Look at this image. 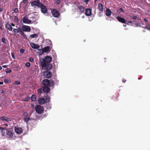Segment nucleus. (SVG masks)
I'll return each mask as SVG.
<instances>
[{
    "label": "nucleus",
    "instance_id": "nucleus-23",
    "mask_svg": "<svg viewBox=\"0 0 150 150\" xmlns=\"http://www.w3.org/2000/svg\"><path fill=\"white\" fill-rule=\"evenodd\" d=\"M5 27L8 30L10 31H12V28L11 26V25L9 24V23H6V24Z\"/></svg>",
    "mask_w": 150,
    "mask_h": 150
},
{
    "label": "nucleus",
    "instance_id": "nucleus-56",
    "mask_svg": "<svg viewBox=\"0 0 150 150\" xmlns=\"http://www.w3.org/2000/svg\"><path fill=\"white\" fill-rule=\"evenodd\" d=\"M126 80H125V79H123V80H122V82H123V83H125V82H126Z\"/></svg>",
    "mask_w": 150,
    "mask_h": 150
},
{
    "label": "nucleus",
    "instance_id": "nucleus-26",
    "mask_svg": "<svg viewBox=\"0 0 150 150\" xmlns=\"http://www.w3.org/2000/svg\"><path fill=\"white\" fill-rule=\"evenodd\" d=\"M36 97L35 95H32L31 97V100L33 101H35L36 100Z\"/></svg>",
    "mask_w": 150,
    "mask_h": 150
},
{
    "label": "nucleus",
    "instance_id": "nucleus-14",
    "mask_svg": "<svg viewBox=\"0 0 150 150\" xmlns=\"http://www.w3.org/2000/svg\"><path fill=\"white\" fill-rule=\"evenodd\" d=\"M77 7L78 9H79V11L81 13H84V11L85 10V8L81 5H77Z\"/></svg>",
    "mask_w": 150,
    "mask_h": 150
},
{
    "label": "nucleus",
    "instance_id": "nucleus-38",
    "mask_svg": "<svg viewBox=\"0 0 150 150\" xmlns=\"http://www.w3.org/2000/svg\"><path fill=\"white\" fill-rule=\"evenodd\" d=\"M1 41L4 43L5 44L6 43V39L5 38H2L1 39Z\"/></svg>",
    "mask_w": 150,
    "mask_h": 150
},
{
    "label": "nucleus",
    "instance_id": "nucleus-19",
    "mask_svg": "<svg viewBox=\"0 0 150 150\" xmlns=\"http://www.w3.org/2000/svg\"><path fill=\"white\" fill-rule=\"evenodd\" d=\"M44 67H45L46 70H50L52 69V64L50 63L48 64H46V66Z\"/></svg>",
    "mask_w": 150,
    "mask_h": 150
},
{
    "label": "nucleus",
    "instance_id": "nucleus-3",
    "mask_svg": "<svg viewBox=\"0 0 150 150\" xmlns=\"http://www.w3.org/2000/svg\"><path fill=\"white\" fill-rule=\"evenodd\" d=\"M42 84L44 85V86L51 87L54 85V82L52 80H51L50 81L48 79H46L42 81Z\"/></svg>",
    "mask_w": 150,
    "mask_h": 150
},
{
    "label": "nucleus",
    "instance_id": "nucleus-50",
    "mask_svg": "<svg viewBox=\"0 0 150 150\" xmlns=\"http://www.w3.org/2000/svg\"><path fill=\"white\" fill-rule=\"evenodd\" d=\"M4 9L2 8H0V12L3 11Z\"/></svg>",
    "mask_w": 150,
    "mask_h": 150
},
{
    "label": "nucleus",
    "instance_id": "nucleus-34",
    "mask_svg": "<svg viewBox=\"0 0 150 150\" xmlns=\"http://www.w3.org/2000/svg\"><path fill=\"white\" fill-rule=\"evenodd\" d=\"M130 17L132 19H133L134 20H136L137 18V16H130Z\"/></svg>",
    "mask_w": 150,
    "mask_h": 150
},
{
    "label": "nucleus",
    "instance_id": "nucleus-2",
    "mask_svg": "<svg viewBox=\"0 0 150 150\" xmlns=\"http://www.w3.org/2000/svg\"><path fill=\"white\" fill-rule=\"evenodd\" d=\"M48 43L50 46H47L43 48L42 51L43 52L47 53L50 52L51 50L52 47V43L50 40H48L46 41Z\"/></svg>",
    "mask_w": 150,
    "mask_h": 150
},
{
    "label": "nucleus",
    "instance_id": "nucleus-21",
    "mask_svg": "<svg viewBox=\"0 0 150 150\" xmlns=\"http://www.w3.org/2000/svg\"><path fill=\"white\" fill-rule=\"evenodd\" d=\"M0 120L2 121H6L7 122L11 121L9 118H8L7 117H0Z\"/></svg>",
    "mask_w": 150,
    "mask_h": 150
},
{
    "label": "nucleus",
    "instance_id": "nucleus-58",
    "mask_svg": "<svg viewBox=\"0 0 150 150\" xmlns=\"http://www.w3.org/2000/svg\"><path fill=\"white\" fill-rule=\"evenodd\" d=\"M119 93H117V95H116L117 98L119 96Z\"/></svg>",
    "mask_w": 150,
    "mask_h": 150
},
{
    "label": "nucleus",
    "instance_id": "nucleus-33",
    "mask_svg": "<svg viewBox=\"0 0 150 150\" xmlns=\"http://www.w3.org/2000/svg\"><path fill=\"white\" fill-rule=\"evenodd\" d=\"M10 82H11V81L9 80L5 79L4 80V82L5 83H9Z\"/></svg>",
    "mask_w": 150,
    "mask_h": 150
},
{
    "label": "nucleus",
    "instance_id": "nucleus-60",
    "mask_svg": "<svg viewBox=\"0 0 150 150\" xmlns=\"http://www.w3.org/2000/svg\"><path fill=\"white\" fill-rule=\"evenodd\" d=\"M0 28H2V25L1 24H0Z\"/></svg>",
    "mask_w": 150,
    "mask_h": 150
},
{
    "label": "nucleus",
    "instance_id": "nucleus-42",
    "mask_svg": "<svg viewBox=\"0 0 150 150\" xmlns=\"http://www.w3.org/2000/svg\"><path fill=\"white\" fill-rule=\"evenodd\" d=\"M22 35L23 36V38H27V36H26V35L24 33H23V34Z\"/></svg>",
    "mask_w": 150,
    "mask_h": 150
},
{
    "label": "nucleus",
    "instance_id": "nucleus-39",
    "mask_svg": "<svg viewBox=\"0 0 150 150\" xmlns=\"http://www.w3.org/2000/svg\"><path fill=\"white\" fill-rule=\"evenodd\" d=\"M13 11L15 13H18V10L17 8H14Z\"/></svg>",
    "mask_w": 150,
    "mask_h": 150
},
{
    "label": "nucleus",
    "instance_id": "nucleus-54",
    "mask_svg": "<svg viewBox=\"0 0 150 150\" xmlns=\"http://www.w3.org/2000/svg\"><path fill=\"white\" fill-rule=\"evenodd\" d=\"M23 30H21V31H20L19 32V33L20 34H21V33H22L23 32Z\"/></svg>",
    "mask_w": 150,
    "mask_h": 150
},
{
    "label": "nucleus",
    "instance_id": "nucleus-16",
    "mask_svg": "<svg viewBox=\"0 0 150 150\" xmlns=\"http://www.w3.org/2000/svg\"><path fill=\"white\" fill-rule=\"evenodd\" d=\"M23 21L24 23L26 24L30 23L31 22L30 20H29L27 18L25 17H24L23 18Z\"/></svg>",
    "mask_w": 150,
    "mask_h": 150
},
{
    "label": "nucleus",
    "instance_id": "nucleus-48",
    "mask_svg": "<svg viewBox=\"0 0 150 150\" xmlns=\"http://www.w3.org/2000/svg\"><path fill=\"white\" fill-rule=\"evenodd\" d=\"M88 0H86L85 1V2L86 3V4H87L88 2L89 1Z\"/></svg>",
    "mask_w": 150,
    "mask_h": 150
},
{
    "label": "nucleus",
    "instance_id": "nucleus-35",
    "mask_svg": "<svg viewBox=\"0 0 150 150\" xmlns=\"http://www.w3.org/2000/svg\"><path fill=\"white\" fill-rule=\"evenodd\" d=\"M20 83L19 81H16L15 82L14 84L15 85H19L20 84Z\"/></svg>",
    "mask_w": 150,
    "mask_h": 150
},
{
    "label": "nucleus",
    "instance_id": "nucleus-27",
    "mask_svg": "<svg viewBox=\"0 0 150 150\" xmlns=\"http://www.w3.org/2000/svg\"><path fill=\"white\" fill-rule=\"evenodd\" d=\"M45 98H46V100H45L46 102L47 101V102H49L50 101V96L47 95L45 97Z\"/></svg>",
    "mask_w": 150,
    "mask_h": 150
},
{
    "label": "nucleus",
    "instance_id": "nucleus-47",
    "mask_svg": "<svg viewBox=\"0 0 150 150\" xmlns=\"http://www.w3.org/2000/svg\"><path fill=\"white\" fill-rule=\"evenodd\" d=\"M27 1V0H23V2L24 4H25Z\"/></svg>",
    "mask_w": 150,
    "mask_h": 150
},
{
    "label": "nucleus",
    "instance_id": "nucleus-6",
    "mask_svg": "<svg viewBox=\"0 0 150 150\" xmlns=\"http://www.w3.org/2000/svg\"><path fill=\"white\" fill-rule=\"evenodd\" d=\"M51 13L53 16L55 18H58L60 15L59 12L56 9H52L51 11Z\"/></svg>",
    "mask_w": 150,
    "mask_h": 150
},
{
    "label": "nucleus",
    "instance_id": "nucleus-43",
    "mask_svg": "<svg viewBox=\"0 0 150 150\" xmlns=\"http://www.w3.org/2000/svg\"><path fill=\"white\" fill-rule=\"evenodd\" d=\"M146 28L147 29L149 30H150V26H146Z\"/></svg>",
    "mask_w": 150,
    "mask_h": 150
},
{
    "label": "nucleus",
    "instance_id": "nucleus-31",
    "mask_svg": "<svg viewBox=\"0 0 150 150\" xmlns=\"http://www.w3.org/2000/svg\"><path fill=\"white\" fill-rule=\"evenodd\" d=\"M39 94H41L42 93V90L41 88H39L37 90Z\"/></svg>",
    "mask_w": 150,
    "mask_h": 150
},
{
    "label": "nucleus",
    "instance_id": "nucleus-45",
    "mask_svg": "<svg viewBox=\"0 0 150 150\" xmlns=\"http://www.w3.org/2000/svg\"><path fill=\"white\" fill-rule=\"evenodd\" d=\"M30 61L31 62H33V59L32 58H30Z\"/></svg>",
    "mask_w": 150,
    "mask_h": 150
},
{
    "label": "nucleus",
    "instance_id": "nucleus-55",
    "mask_svg": "<svg viewBox=\"0 0 150 150\" xmlns=\"http://www.w3.org/2000/svg\"><path fill=\"white\" fill-rule=\"evenodd\" d=\"M128 23H132V22L131 21H128Z\"/></svg>",
    "mask_w": 150,
    "mask_h": 150
},
{
    "label": "nucleus",
    "instance_id": "nucleus-51",
    "mask_svg": "<svg viewBox=\"0 0 150 150\" xmlns=\"http://www.w3.org/2000/svg\"><path fill=\"white\" fill-rule=\"evenodd\" d=\"M144 21H145V22H146L148 21V20L146 18H144Z\"/></svg>",
    "mask_w": 150,
    "mask_h": 150
},
{
    "label": "nucleus",
    "instance_id": "nucleus-63",
    "mask_svg": "<svg viewBox=\"0 0 150 150\" xmlns=\"http://www.w3.org/2000/svg\"><path fill=\"white\" fill-rule=\"evenodd\" d=\"M24 114L25 115H26L27 114V113H26V112H25V113H24Z\"/></svg>",
    "mask_w": 150,
    "mask_h": 150
},
{
    "label": "nucleus",
    "instance_id": "nucleus-15",
    "mask_svg": "<svg viewBox=\"0 0 150 150\" xmlns=\"http://www.w3.org/2000/svg\"><path fill=\"white\" fill-rule=\"evenodd\" d=\"M50 87L43 86L42 88V91L45 93H48L50 90Z\"/></svg>",
    "mask_w": 150,
    "mask_h": 150
},
{
    "label": "nucleus",
    "instance_id": "nucleus-11",
    "mask_svg": "<svg viewBox=\"0 0 150 150\" xmlns=\"http://www.w3.org/2000/svg\"><path fill=\"white\" fill-rule=\"evenodd\" d=\"M14 130L15 132L18 134H20L23 132V130L22 128L18 127H15Z\"/></svg>",
    "mask_w": 150,
    "mask_h": 150
},
{
    "label": "nucleus",
    "instance_id": "nucleus-40",
    "mask_svg": "<svg viewBox=\"0 0 150 150\" xmlns=\"http://www.w3.org/2000/svg\"><path fill=\"white\" fill-rule=\"evenodd\" d=\"M25 66L27 67H29L30 66V64L29 62H27Z\"/></svg>",
    "mask_w": 150,
    "mask_h": 150
},
{
    "label": "nucleus",
    "instance_id": "nucleus-59",
    "mask_svg": "<svg viewBox=\"0 0 150 150\" xmlns=\"http://www.w3.org/2000/svg\"><path fill=\"white\" fill-rule=\"evenodd\" d=\"M35 1H38V2H40V0H35Z\"/></svg>",
    "mask_w": 150,
    "mask_h": 150
},
{
    "label": "nucleus",
    "instance_id": "nucleus-29",
    "mask_svg": "<svg viewBox=\"0 0 150 150\" xmlns=\"http://www.w3.org/2000/svg\"><path fill=\"white\" fill-rule=\"evenodd\" d=\"M14 21L16 22H18L19 21V19L18 17L16 16L14 17Z\"/></svg>",
    "mask_w": 150,
    "mask_h": 150
},
{
    "label": "nucleus",
    "instance_id": "nucleus-18",
    "mask_svg": "<svg viewBox=\"0 0 150 150\" xmlns=\"http://www.w3.org/2000/svg\"><path fill=\"white\" fill-rule=\"evenodd\" d=\"M30 45L31 47L33 49H38L40 47V46L39 45L35 44L34 43H30Z\"/></svg>",
    "mask_w": 150,
    "mask_h": 150
},
{
    "label": "nucleus",
    "instance_id": "nucleus-17",
    "mask_svg": "<svg viewBox=\"0 0 150 150\" xmlns=\"http://www.w3.org/2000/svg\"><path fill=\"white\" fill-rule=\"evenodd\" d=\"M116 18L118 21L120 23H126V20L125 19L120 16H118Z\"/></svg>",
    "mask_w": 150,
    "mask_h": 150
},
{
    "label": "nucleus",
    "instance_id": "nucleus-25",
    "mask_svg": "<svg viewBox=\"0 0 150 150\" xmlns=\"http://www.w3.org/2000/svg\"><path fill=\"white\" fill-rule=\"evenodd\" d=\"M38 36V35L37 34H33L32 35H30V37L32 38H36Z\"/></svg>",
    "mask_w": 150,
    "mask_h": 150
},
{
    "label": "nucleus",
    "instance_id": "nucleus-46",
    "mask_svg": "<svg viewBox=\"0 0 150 150\" xmlns=\"http://www.w3.org/2000/svg\"><path fill=\"white\" fill-rule=\"evenodd\" d=\"M11 55H12V58H13V59H14L15 58V57H14V54L12 53Z\"/></svg>",
    "mask_w": 150,
    "mask_h": 150
},
{
    "label": "nucleus",
    "instance_id": "nucleus-22",
    "mask_svg": "<svg viewBox=\"0 0 150 150\" xmlns=\"http://www.w3.org/2000/svg\"><path fill=\"white\" fill-rule=\"evenodd\" d=\"M112 14V12L111 10L108 8L106 9V12L105 13L106 15L108 16H109Z\"/></svg>",
    "mask_w": 150,
    "mask_h": 150
},
{
    "label": "nucleus",
    "instance_id": "nucleus-20",
    "mask_svg": "<svg viewBox=\"0 0 150 150\" xmlns=\"http://www.w3.org/2000/svg\"><path fill=\"white\" fill-rule=\"evenodd\" d=\"M103 6L101 3H99L98 4V7L100 12H103L104 10Z\"/></svg>",
    "mask_w": 150,
    "mask_h": 150
},
{
    "label": "nucleus",
    "instance_id": "nucleus-44",
    "mask_svg": "<svg viewBox=\"0 0 150 150\" xmlns=\"http://www.w3.org/2000/svg\"><path fill=\"white\" fill-rule=\"evenodd\" d=\"M60 0H57L56 1V3L57 4H58L59 3H60Z\"/></svg>",
    "mask_w": 150,
    "mask_h": 150
},
{
    "label": "nucleus",
    "instance_id": "nucleus-30",
    "mask_svg": "<svg viewBox=\"0 0 150 150\" xmlns=\"http://www.w3.org/2000/svg\"><path fill=\"white\" fill-rule=\"evenodd\" d=\"M24 120L25 122H28L30 119L29 117H26L24 118Z\"/></svg>",
    "mask_w": 150,
    "mask_h": 150
},
{
    "label": "nucleus",
    "instance_id": "nucleus-5",
    "mask_svg": "<svg viewBox=\"0 0 150 150\" xmlns=\"http://www.w3.org/2000/svg\"><path fill=\"white\" fill-rule=\"evenodd\" d=\"M35 109L36 112L39 114H41L43 112L44 108L40 105L35 106Z\"/></svg>",
    "mask_w": 150,
    "mask_h": 150
},
{
    "label": "nucleus",
    "instance_id": "nucleus-32",
    "mask_svg": "<svg viewBox=\"0 0 150 150\" xmlns=\"http://www.w3.org/2000/svg\"><path fill=\"white\" fill-rule=\"evenodd\" d=\"M13 32L15 33H19V30H18V29L14 28L13 30Z\"/></svg>",
    "mask_w": 150,
    "mask_h": 150
},
{
    "label": "nucleus",
    "instance_id": "nucleus-61",
    "mask_svg": "<svg viewBox=\"0 0 150 150\" xmlns=\"http://www.w3.org/2000/svg\"><path fill=\"white\" fill-rule=\"evenodd\" d=\"M23 33H23H23H21L20 34L21 35H22L23 34Z\"/></svg>",
    "mask_w": 150,
    "mask_h": 150
},
{
    "label": "nucleus",
    "instance_id": "nucleus-9",
    "mask_svg": "<svg viewBox=\"0 0 150 150\" xmlns=\"http://www.w3.org/2000/svg\"><path fill=\"white\" fill-rule=\"evenodd\" d=\"M30 4L32 6H36L38 8H40V5L42 4L40 2H38L35 1H33L30 2Z\"/></svg>",
    "mask_w": 150,
    "mask_h": 150
},
{
    "label": "nucleus",
    "instance_id": "nucleus-41",
    "mask_svg": "<svg viewBox=\"0 0 150 150\" xmlns=\"http://www.w3.org/2000/svg\"><path fill=\"white\" fill-rule=\"evenodd\" d=\"M24 50L22 49H21L20 50V53H23L24 52Z\"/></svg>",
    "mask_w": 150,
    "mask_h": 150
},
{
    "label": "nucleus",
    "instance_id": "nucleus-13",
    "mask_svg": "<svg viewBox=\"0 0 150 150\" xmlns=\"http://www.w3.org/2000/svg\"><path fill=\"white\" fill-rule=\"evenodd\" d=\"M86 11L85 14L87 16H90L92 15V10L91 8H87L85 9Z\"/></svg>",
    "mask_w": 150,
    "mask_h": 150
},
{
    "label": "nucleus",
    "instance_id": "nucleus-53",
    "mask_svg": "<svg viewBox=\"0 0 150 150\" xmlns=\"http://www.w3.org/2000/svg\"><path fill=\"white\" fill-rule=\"evenodd\" d=\"M11 26H15V25L13 23H11Z\"/></svg>",
    "mask_w": 150,
    "mask_h": 150
},
{
    "label": "nucleus",
    "instance_id": "nucleus-4",
    "mask_svg": "<svg viewBox=\"0 0 150 150\" xmlns=\"http://www.w3.org/2000/svg\"><path fill=\"white\" fill-rule=\"evenodd\" d=\"M52 72L48 70H46L43 72V76L45 78L50 79L52 76Z\"/></svg>",
    "mask_w": 150,
    "mask_h": 150
},
{
    "label": "nucleus",
    "instance_id": "nucleus-36",
    "mask_svg": "<svg viewBox=\"0 0 150 150\" xmlns=\"http://www.w3.org/2000/svg\"><path fill=\"white\" fill-rule=\"evenodd\" d=\"M124 11L123 9L121 8L119 10H118V12L119 13H121Z\"/></svg>",
    "mask_w": 150,
    "mask_h": 150
},
{
    "label": "nucleus",
    "instance_id": "nucleus-8",
    "mask_svg": "<svg viewBox=\"0 0 150 150\" xmlns=\"http://www.w3.org/2000/svg\"><path fill=\"white\" fill-rule=\"evenodd\" d=\"M40 8L41 11L42 13H46L47 11V9L46 6L41 4L40 5Z\"/></svg>",
    "mask_w": 150,
    "mask_h": 150
},
{
    "label": "nucleus",
    "instance_id": "nucleus-24",
    "mask_svg": "<svg viewBox=\"0 0 150 150\" xmlns=\"http://www.w3.org/2000/svg\"><path fill=\"white\" fill-rule=\"evenodd\" d=\"M6 134L8 136L9 138H11L13 137V133L11 131H8L6 132Z\"/></svg>",
    "mask_w": 150,
    "mask_h": 150
},
{
    "label": "nucleus",
    "instance_id": "nucleus-62",
    "mask_svg": "<svg viewBox=\"0 0 150 150\" xmlns=\"http://www.w3.org/2000/svg\"><path fill=\"white\" fill-rule=\"evenodd\" d=\"M4 92V91L3 90H2L1 92V93H3Z\"/></svg>",
    "mask_w": 150,
    "mask_h": 150
},
{
    "label": "nucleus",
    "instance_id": "nucleus-57",
    "mask_svg": "<svg viewBox=\"0 0 150 150\" xmlns=\"http://www.w3.org/2000/svg\"><path fill=\"white\" fill-rule=\"evenodd\" d=\"M3 84V82H0V85H2Z\"/></svg>",
    "mask_w": 150,
    "mask_h": 150
},
{
    "label": "nucleus",
    "instance_id": "nucleus-10",
    "mask_svg": "<svg viewBox=\"0 0 150 150\" xmlns=\"http://www.w3.org/2000/svg\"><path fill=\"white\" fill-rule=\"evenodd\" d=\"M22 29L23 31L29 32L31 30L30 26L25 25H23L22 26Z\"/></svg>",
    "mask_w": 150,
    "mask_h": 150
},
{
    "label": "nucleus",
    "instance_id": "nucleus-52",
    "mask_svg": "<svg viewBox=\"0 0 150 150\" xmlns=\"http://www.w3.org/2000/svg\"><path fill=\"white\" fill-rule=\"evenodd\" d=\"M7 66L6 65H4L2 66V67L4 68H6Z\"/></svg>",
    "mask_w": 150,
    "mask_h": 150
},
{
    "label": "nucleus",
    "instance_id": "nucleus-49",
    "mask_svg": "<svg viewBox=\"0 0 150 150\" xmlns=\"http://www.w3.org/2000/svg\"><path fill=\"white\" fill-rule=\"evenodd\" d=\"M18 30H19V32L20 31L22 30V28H21V27H19Z\"/></svg>",
    "mask_w": 150,
    "mask_h": 150
},
{
    "label": "nucleus",
    "instance_id": "nucleus-7",
    "mask_svg": "<svg viewBox=\"0 0 150 150\" xmlns=\"http://www.w3.org/2000/svg\"><path fill=\"white\" fill-rule=\"evenodd\" d=\"M3 127H0V129H1V135L2 136H4L5 135V132L4 130L6 129V127L8 126V125L6 124H4L2 125Z\"/></svg>",
    "mask_w": 150,
    "mask_h": 150
},
{
    "label": "nucleus",
    "instance_id": "nucleus-28",
    "mask_svg": "<svg viewBox=\"0 0 150 150\" xmlns=\"http://www.w3.org/2000/svg\"><path fill=\"white\" fill-rule=\"evenodd\" d=\"M5 71L7 73H10L11 72V70L9 68H7L6 69Z\"/></svg>",
    "mask_w": 150,
    "mask_h": 150
},
{
    "label": "nucleus",
    "instance_id": "nucleus-64",
    "mask_svg": "<svg viewBox=\"0 0 150 150\" xmlns=\"http://www.w3.org/2000/svg\"><path fill=\"white\" fill-rule=\"evenodd\" d=\"M1 69H2V68H1V67L0 66V70H1Z\"/></svg>",
    "mask_w": 150,
    "mask_h": 150
},
{
    "label": "nucleus",
    "instance_id": "nucleus-12",
    "mask_svg": "<svg viewBox=\"0 0 150 150\" xmlns=\"http://www.w3.org/2000/svg\"><path fill=\"white\" fill-rule=\"evenodd\" d=\"M38 103L40 105L44 104L46 103L45 99L43 98H39L38 100Z\"/></svg>",
    "mask_w": 150,
    "mask_h": 150
},
{
    "label": "nucleus",
    "instance_id": "nucleus-37",
    "mask_svg": "<svg viewBox=\"0 0 150 150\" xmlns=\"http://www.w3.org/2000/svg\"><path fill=\"white\" fill-rule=\"evenodd\" d=\"M30 98L29 97H27L25 98L24 100L25 101H27L29 100Z\"/></svg>",
    "mask_w": 150,
    "mask_h": 150
},
{
    "label": "nucleus",
    "instance_id": "nucleus-1",
    "mask_svg": "<svg viewBox=\"0 0 150 150\" xmlns=\"http://www.w3.org/2000/svg\"><path fill=\"white\" fill-rule=\"evenodd\" d=\"M52 60V57L49 56L45 57L44 59H42L40 61L41 65L42 67H44L46 63H50Z\"/></svg>",
    "mask_w": 150,
    "mask_h": 150
}]
</instances>
